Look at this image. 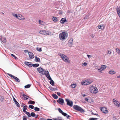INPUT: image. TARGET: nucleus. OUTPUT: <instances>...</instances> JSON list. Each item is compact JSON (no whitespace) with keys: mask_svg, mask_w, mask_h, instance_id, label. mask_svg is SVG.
Here are the masks:
<instances>
[{"mask_svg":"<svg viewBox=\"0 0 120 120\" xmlns=\"http://www.w3.org/2000/svg\"><path fill=\"white\" fill-rule=\"evenodd\" d=\"M27 107V106L26 105L24 106L23 109H26Z\"/></svg>","mask_w":120,"mask_h":120,"instance_id":"52","label":"nucleus"},{"mask_svg":"<svg viewBox=\"0 0 120 120\" xmlns=\"http://www.w3.org/2000/svg\"><path fill=\"white\" fill-rule=\"evenodd\" d=\"M28 66L30 67H31L33 66L32 64H31L30 63H30L28 65Z\"/></svg>","mask_w":120,"mask_h":120,"instance_id":"51","label":"nucleus"},{"mask_svg":"<svg viewBox=\"0 0 120 120\" xmlns=\"http://www.w3.org/2000/svg\"><path fill=\"white\" fill-rule=\"evenodd\" d=\"M11 55L12 56L14 57L15 59H17V57L15 56L14 55V54H11Z\"/></svg>","mask_w":120,"mask_h":120,"instance_id":"47","label":"nucleus"},{"mask_svg":"<svg viewBox=\"0 0 120 120\" xmlns=\"http://www.w3.org/2000/svg\"><path fill=\"white\" fill-rule=\"evenodd\" d=\"M34 60L36 62H40V58H38L37 56H35V57Z\"/></svg>","mask_w":120,"mask_h":120,"instance_id":"22","label":"nucleus"},{"mask_svg":"<svg viewBox=\"0 0 120 120\" xmlns=\"http://www.w3.org/2000/svg\"><path fill=\"white\" fill-rule=\"evenodd\" d=\"M13 15L15 17H16L17 18H18L17 17H18V15H17L16 14H15L14 15Z\"/></svg>","mask_w":120,"mask_h":120,"instance_id":"57","label":"nucleus"},{"mask_svg":"<svg viewBox=\"0 0 120 120\" xmlns=\"http://www.w3.org/2000/svg\"><path fill=\"white\" fill-rule=\"evenodd\" d=\"M31 85L30 84H27L24 86V87L25 88H30L31 86Z\"/></svg>","mask_w":120,"mask_h":120,"instance_id":"32","label":"nucleus"},{"mask_svg":"<svg viewBox=\"0 0 120 120\" xmlns=\"http://www.w3.org/2000/svg\"><path fill=\"white\" fill-rule=\"evenodd\" d=\"M57 94L58 96H60L61 94L60 92H57Z\"/></svg>","mask_w":120,"mask_h":120,"instance_id":"56","label":"nucleus"},{"mask_svg":"<svg viewBox=\"0 0 120 120\" xmlns=\"http://www.w3.org/2000/svg\"><path fill=\"white\" fill-rule=\"evenodd\" d=\"M24 51L25 52H28V53H29V52H30L28 51L27 50H24Z\"/></svg>","mask_w":120,"mask_h":120,"instance_id":"60","label":"nucleus"},{"mask_svg":"<svg viewBox=\"0 0 120 120\" xmlns=\"http://www.w3.org/2000/svg\"><path fill=\"white\" fill-rule=\"evenodd\" d=\"M37 71L39 73L43 75H44L46 71L45 70L41 67L38 68L37 69Z\"/></svg>","mask_w":120,"mask_h":120,"instance_id":"3","label":"nucleus"},{"mask_svg":"<svg viewBox=\"0 0 120 120\" xmlns=\"http://www.w3.org/2000/svg\"><path fill=\"white\" fill-rule=\"evenodd\" d=\"M111 53V52L110 51H108V54H110Z\"/></svg>","mask_w":120,"mask_h":120,"instance_id":"64","label":"nucleus"},{"mask_svg":"<svg viewBox=\"0 0 120 120\" xmlns=\"http://www.w3.org/2000/svg\"><path fill=\"white\" fill-rule=\"evenodd\" d=\"M52 20L54 22H56L57 20V19L56 17H53L52 18Z\"/></svg>","mask_w":120,"mask_h":120,"instance_id":"33","label":"nucleus"},{"mask_svg":"<svg viewBox=\"0 0 120 120\" xmlns=\"http://www.w3.org/2000/svg\"><path fill=\"white\" fill-rule=\"evenodd\" d=\"M109 73L110 74H115V72L113 71H109Z\"/></svg>","mask_w":120,"mask_h":120,"instance_id":"30","label":"nucleus"},{"mask_svg":"<svg viewBox=\"0 0 120 120\" xmlns=\"http://www.w3.org/2000/svg\"><path fill=\"white\" fill-rule=\"evenodd\" d=\"M73 108L77 111H80L81 113L84 112H85L82 108L77 105H74Z\"/></svg>","mask_w":120,"mask_h":120,"instance_id":"2","label":"nucleus"},{"mask_svg":"<svg viewBox=\"0 0 120 120\" xmlns=\"http://www.w3.org/2000/svg\"><path fill=\"white\" fill-rule=\"evenodd\" d=\"M98 71L99 72H100L101 71H102V70H101V68H99L98 69Z\"/></svg>","mask_w":120,"mask_h":120,"instance_id":"59","label":"nucleus"},{"mask_svg":"<svg viewBox=\"0 0 120 120\" xmlns=\"http://www.w3.org/2000/svg\"><path fill=\"white\" fill-rule=\"evenodd\" d=\"M85 100L87 102H89L88 101L89 99L87 98H85Z\"/></svg>","mask_w":120,"mask_h":120,"instance_id":"58","label":"nucleus"},{"mask_svg":"<svg viewBox=\"0 0 120 120\" xmlns=\"http://www.w3.org/2000/svg\"><path fill=\"white\" fill-rule=\"evenodd\" d=\"M52 96L53 98L55 99H57L58 98V96L55 94H53L52 95Z\"/></svg>","mask_w":120,"mask_h":120,"instance_id":"24","label":"nucleus"},{"mask_svg":"<svg viewBox=\"0 0 120 120\" xmlns=\"http://www.w3.org/2000/svg\"><path fill=\"white\" fill-rule=\"evenodd\" d=\"M66 35V33L65 32H63L61 34H59V37L60 40H64L65 39Z\"/></svg>","mask_w":120,"mask_h":120,"instance_id":"4","label":"nucleus"},{"mask_svg":"<svg viewBox=\"0 0 120 120\" xmlns=\"http://www.w3.org/2000/svg\"><path fill=\"white\" fill-rule=\"evenodd\" d=\"M28 103L29 104H34L35 103V102L34 101L30 100L29 101Z\"/></svg>","mask_w":120,"mask_h":120,"instance_id":"27","label":"nucleus"},{"mask_svg":"<svg viewBox=\"0 0 120 120\" xmlns=\"http://www.w3.org/2000/svg\"><path fill=\"white\" fill-rule=\"evenodd\" d=\"M49 80H50L49 82L50 84L52 86H53L54 83V81L52 79H51Z\"/></svg>","mask_w":120,"mask_h":120,"instance_id":"23","label":"nucleus"},{"mask_svg":"<svg viewBox=\"0 0 120 120\" xmlns=\"http://www.w3.org/2000/svg\"><path fill=\"white\" fill-rule=\"evenodd\" d=\"M57 101L61 105H63L64 102V100L61 98H59Z\"/></svg>","mask_w":120,"mask_h":120,"instance_id":"7","label":"nucleus"},{"mask_svg":"<svg viewBox=\"0 0 120 120\" xmlns=\"http://www.w3.org/2000/svg\"><path fill=\"white\" fill-rule=\"evenodd\" d=\"M35 118L36 119L38 117V115H35Z\"/></svg>","mask_w":120,"mask_h":120,"instance_id":"63","label":"nucleus"},{"mask_svg":"<svg viewBox=\"0 0 120 120\" xmlns=\"http://www.w3.org/2000/svg\"><path fill=\"white\" fill-rule=\"evenodd\" d=\"M116 10L118 15H120V7H117Z\"/></svg>","mask_w":120,"mask_h":120,"instance_id":"18","label":"nucleus"},{"mask_svg":"<svg viewBox=\"0 0 120 120\" xmlns=\"http://www.w3.org/2000/svg\"><path fill=\"white\" fill-rule=\"evenodd\" d=\"M27 117L26 116H24L22 117L23 118V120H26L27 118H26Z\"/></svg>","mask_w":120,"mask_h":120,"instance_id":"44","label":"nucleus"},{"mask_svg":"<svg viewBox=\"0 0 120 120\" xmlns=\"http://www.w3.org/2000/svg\"><path fill=\"white\" fill-rule=\"evenodd\" d=\"M39 65L38 64H32L33 66L35 68L39 66Z\"/></svg>","mask_w":120,"mask_h":120,"instance_id":"25","label":"nucleus"},{"mask_svg":"<svg viewBox=\"0 0 120 120\" xmlns=\"http://www.w3.org/2000/svg\"><path fill=\"white\" fill-rule=\"evenodd\" d=\"M106 66L104 65H101V69L103 71L106 68Z\"/></svg>","mask_w":120,"mask_h":120,"instance_id":"21","label":"nucleus"},{"mask_svg":"<svg viewBox=\"0 0 120 120\" xmlns=\"http://www.w3.org/2000/svg\"><path fill=\"white\" fill-rule=\"evenodd\" d=\"M28 54L29 57L31 59H33L34 58V56L32 52H29Z\"/></svg>","mask_w":120,"mask_h":120,"instance_id":"15","label":"nucleus"},{"mask_svg":"<svg viewBox=\"0 0 120 120\" xmlns=\"http://www.w3.org/2000/svg\"><path fill=\"white\" fill-rule=\"evenodd\" d=\"M116 52L117 53L118 52H118H119L120 51V49L118 48H116Z\"/></svg>","mask_w":120,"mask_h":120,"instance_id":"55","label":"nucleus"},{"mask_svg":"<svg viewBox=\"0 0 120 120\" xmlns=\"http://www.w3.org/2000/svg\"><path fill=\"white\" fill-rule=\"evenodd\" d=\"M25 113L28 116V117H30V114L29 112H26Z\"/></svg>","mask_w":120,"mask_h":120,"instance_id":"36","label":"nucleus"},{"mask_svg":"<svg viewBox=\"0 0 120 120\" xmlns=\"http://www.w3.org/2000/svg\"><path fill=\"white\" fill-rule=\"evenodd\" d=\"M17 18L20 20H24L25 19V18L22 16L20 14L18 15Z\"/></svg>","mask_w":120,"mask_h":120,"instance_id":"14","label":"nucleus"},{"mask_svg":"<svg viewBox=\"0 0 120 120\" xmlns=\"http://www.w3.org/2000/svg\"><path fill=\"white\" fill-rule=\"evenodd\" d=\"M39 23L40 24H41V25H43V22L42 21H41L39 20Z\"/></svg>","mask_w":120,"mask_h":120,"instance_id":"42","label":"nucleus"},{"mask_svg":"<svg viewBox=\"0 0 120 120\" xmlns=\"http://www.w3.org/2000/svg\"><path fill=\"white\" fill-rule=\"evenodd\" d=\"M112 101L114 102V104L116 106L118 107H119L120 105V103L118 101L114 99Z\"/></svg>","mask_w":120,"mask_h":120,"instance_id":"11","label":"nucleus"},{"mask_svg":"<svg viewBox=\"0 0 120 120\" xmlns=\"http://www.w3.org/2000/svg\"><path fill=\"white\" fill-rule=\"evenodd\" d=\"M97 118H90V120H97Z\"/></svg>","mask_w":120,"mask_h":120,"instance_id":"49","label":"nucleus"},{"mask_svg":"<svg viewBox=\"0 0 120 120\" xmlns=\"http://www.w3.org/2000/svg\"><path fill=\"white\" fill-rule=\"evenodd\" d=\"M93 115H96L97 116H99V115H98L97 114V113H92Z\"/></svg>","mask_w":120,"mask_h":120,"instance_id":"62","label":"nucleus"},{"mask_svg":"<svg viewBox=\"0 0 120 120\" xmlns=\"http://www.w3.org/2000/svg\"><path fill=\"white\" fill-rule=\"evenodd\" d=\"M34 110L36 111H40V109L38 107H36L34 108Z\"/></svg>","mask_w":120,"mask_h":120,"instance_id":"31","label":"nucleus"},{"mask_svg":"<svg viewBox=\"0 0 120 120\" xmlns=\"http://www.w3.org/2000/svg\"><path fill=\"white\" fill-rule=\"evenodd\" d=\"M81 84L82 85H87V83L86 80L85 81H83L81 82Z\"/></svg>","mask_w":120,"mask_h":120,"instance_id":"29","label":"nucleus"},{"mask_svg":"<svg viewBox=\"0 0 120 120\" xmlns=\"http://www.w3.org/2000/svg\"><path fill=\"white\" fill-rule=\"evenodd\" d=\"M37 50L38 51L41 52L42 51L41 48H36Z\"/></svg>","mask_w":120,"mask_h":120,"instance_id":"38","label":"nucleus"},{"mask_svg":"<svg viewBox=\"0 0 120 120\" xmlns=\"http://www.w3.org/2000/svg\"><path fill=\"white\" fill-rule=\"evenodd\" d=\"M86 82L87 83V85H89L90 84H91L92 83L91 82H90L89 80H86Z\"/></svg>","mask_w":120,"mask_h":120,"instance_id":"39","label":"nucleus"},{"mask_svg":"<svg viewBox=\"0 0 120 120\" xmlns=\"http://www.w3.org/2000/svg\"><path fill=\"white\" fill-rule=\"evenodd\" d=\"M65 101L67 102V105L70 106V107H72L73 105V102L70 100L68 99H66Z\"/></svg>","mask_w":120,"mask_h":120,"instance_id":"5","label":"nucleus"},{"mask_svg":"<svg viewBox=\"0 0 120 120\" xmlns=\"http://www.w3.org/2000/svg\"><path fill=\"white\" fill-rule=\"evenodd\" d=\"M49 88L51 91H52L57 90H58L57 88H54L51 86L49 87Z\"/></svg>","mask_w":120,"mask_h":120,"instance_id":"17","label":"nucleus"},{"mask_svg":"<svg viewBox=\"0 0 120 120\" xmlns=\"http://www.w3.org/2000/svg\"><path fill=\"white\" fill-rule=\"evenodd\" d=\"M76 86V84H72L71 86V87L72 88H75Z\"/></svg>","mask_w":120,"mask_h":120,"instance_id":"37","label":"nucleus"},{"mask_svg":"<svg viewBox=\"0 0 120 120\" xmlns=\"http://www.w3.org/2000/svg\"><path fill=\"white\" fill-rule=\"evenodd\" d=\"M67 22L66 19L63 18L61 19L60 21V23H64L65 22Z\"/></svg>","mask_w":120,"mask_h":120,"instance_id":"16","label":"nucleus"},{"mask_svg":"<svg viewBox=\"0 0 120 120\" xmlns=\"http://www.w3.org/2000/svg\"><path fill=\"white\" fill-rule=\"evenodd\" d=\"M40 33L42 34L46 35V34H49L48 33V32L46 31L45 30H42L40 31Z\"/></svg>","mask_w":120,"mask_h":120,"instance_id":"12","label":"nucleus"},{"mask_svg":"<svg viewBox=\"0 0 120 120\" xmlns=\"http://www.w3.org/2000/svg\"><path fill=\"white\" fill-rule=\"evenodd\" d=\"M13 99L14 102H15L17 106L18 107H19L20 106V105L19 103L16 100L15 98L14 97H13Z\"/></svg>","mask_w":120,"mask_h":120,"instance_id":"13","label":"nucleus"},{"mask_svg":"<svg viewBox=\"0 0 120 120\" xmlns=\"http://www.w3.org/2000/svg\"><path fill=\"white\" fill-rule=\"evenodd\" d=\"M4 97L1 95H0V101L1 102H2L4 100Z\"/></svg>","mask_w":120,"mask_h":120,"instance_id":"28","label":"nucleus"},{"mask_svg":"<svg viewBox=\"0 0 120 120\" xmlns=\"http://www.w3.org/2000/svg\"><path fill=\"white\" fill-rule=\"evenodd\" d=\"M66 118H68L69 119V117H71V116L69 115H67V116H66Z\"/></svg>","mask_w":120,"mask_h":120,"instance_id":"54","label":"nucleus"},{"mask_svg":"<svg viewBox=\"0 0 120 120\" xmlns=\"http://www.w3.org/2000/svg\"><path fill=\"white\" fill-rule=\"evenodd\" d=\"M7 75H9V76L11 77V78H14V77L15 76H14L13 75H12L11 74H9V73H7Z\"/></svg>","mask_w":120,"mask_h":120,"instance_id":"41","label":"nucleus"},{"mask_svg":"<svg viewBox=\"0 0 120 120\" xmlns=\"http://www.w3.org/2000/svg\"><path fill=\"white\" fill-rule=\"evenodd\" d=\"M73 40L72 38H71L68 41V44L69 47H71L73 45Z\"/></svg>","mask_w":120,"mask_h":120,"instance_id":"8","label":"nucleus"},{"mask_svg":"<svg viewBox=\"0 0 120 120\" xmlns=\"http://www.w3.org/2000/svg\"><path fill=\"white\" fill-rule=\"evenodd\" d=\"M62 114L64 116H65L67 115V114L65 112H63Z\"/></svg>","mask_w":120,"mask_h":120,"instance_id":"46","label":"nucleus"},{"mask_svg":"<svg viewBox=\"0 0 120 120\" xmlns=\"http://www.w3.org/2000/svg\"><path fill=\"white\" fill-rule=\"evenodd\" d=\"M30 63V62H25L24 63V64L28 66V65Z\"/></svg>","mask_w":120,"mask_h":120,"instance_id":"48","label":"nucleus"},{"mask_svg":"<svg viewBox=\"0 0 120 120\" xmlns=\"http://www.w3.org/2000/svg\"><path fill=\"white\" fill-rule=\"evenodd\" d=\"M13 79H14L16 82H20L19 79L16 77L14 76Z\"/></svg>","mask_w":120,"mask_h":120,"instance_id":"20","label":"nucleus"},{"mask_svg":"<svg viewBox=\"0 0 120 120\" xmlns=\"http://www.w3.org/2000/svg\"><path fill=\"white\" fill-rule=\"evenodd\" d=\"M58 119L59 120H62V118L61 117H58Z\"/></svg>","mask_w":120,"mask_h":120,"instance_id":"53","label":"nucleus"},{"mask_svg":"<svg viewBox=\"0 0 120 120\" xmlns=\"http://www.w3.org/2000/svg\"><path fill=\"white\" fill-rule=\"evenodd\" d=\"M101 111L104 113H106L108 112L107 109L105 107H102L100 109Z\"/></svg>","mask_w":120,"mask_h":120,"instance_id":"9","label":"nucleus"},{"mask_svg":"<svg viewBox=\"0 0 120 120\" xmlns=\"http://www.w3.org/2000/svg\"><path fill=\"white\" fill-rule=\"evenodd\" d=\"M45 74L44 75H45L46 76L49 80L51 79V78L50 75L48 71H46Z\"/></svg>","mask_w":120,"mask_h":120,"instance_id":"10","label":"nucleus"},{"mask_svg":"<svg viewBox=\"0 0 120 120\" xmlns=\"http://www.w3.org/2000/svg\"><path fill=\"white\" fill-rule=\"evenodd\" d=\"M1 41L4 43H5L6 42V40L5 38H3L1 40Z\"/></svg>","mask_w":120,"mask_h":120,"instance_id":"34","label":"nucleus"},{"mask_svg":"<svg viewBox=\"0 0 120 120\" xmlns=\"http://www.w3.org/2000/svg\"><path fill=\"white\" fill-rule=\"evenodd\" d=\"M22 96L26 100H27L29 98V97L28 96L24 94H23Z\"/></svg>","mask_w":120,"mask_h":120,"instance_id":"26","label":"nucleus"},{"mask_svg":"<svg viewBox=\"0 0 120 120\" xmlns=\"http://www.w3.org/2000/svg\"><path fill=\"white\" fill-rule=\"evenodd\" d=\"M91 92L92 93L96 94L98 92V89L96 87H94L90 88Z\"/></svg>","mask_w":120,"mask_h":120,"instance_id":"6","label":"nucleus"},{"mask_svg":"<svg viewBox=\"0 0 120 120\" xmlns=\"http://www.w3.org/2000/svg\"><path fill=\"white\" fill-rule=\"evenodd\" d=\"M58 110L59 112L60 113H61V114L63 112V111L60 108H59L58 109Z\"/></svg>","mask_w":120,"mask_h":120,"instance_id":"40","label":"nucleus"},{"mask_svg":"<svg viewBox=\"0 0 120 120\" xmlns=\"http://www.w3.org/2000/svg\"><path fill=\"white\" fill-rule=\"evenodd\" d=\"M89 15H86V16L84 17V19H87L89 17Z\"/></svg>","mask_w":120,"mask_h":120,"instance_id":"50","label":"nucleus"},{"mask_svg":"<svg viewBox=\"0 0 120 120\" xmlns=\"http://www.w3.org/2000/svg\"><path fill=\"white\" fill-rule=\"evenodd\" d=\"M29 107L32 109H34V106L32 105H29Z\"/></svg>","mask_w":120,"mask_h":120,"instance_id":"43","label":"nucleus"},{"mask_svg":"<svg viewBox=\"0 0 120 120\" xmlns=\"http://www.w3.org/2000/svg\"><path fill=\"white\" fill-rule=\"evenodd\" d=\"M98 28L102 30L104 29L105 28V27L103 25H99L98 26Z\"/></svg>","mask_w":120,"mask_h":120,"instance_id":"19","label":"nucleus"},{"mask_svg":"<svg viewBox=\"0 0 120 120\" xmlns=\"http://www.w3.org/2000/svg\"><path fill=\"white\" fill-rule=\"evenodd\" d=\"M87 64V63L86 62H84L82 64V66H86Z\"/></svg>","mask_w":120,"mask_h":120,"instance_id":"45","label":"nucleus"},{"mask_svg":"<svg viewBox=\"0 0 120 120\" xmlns=\"http://www.w3.org/2000/svg\"><path fill=\"white\" fill-rule=\"evenodd\" d=\"M30 117L32 116V117H34L35 116V114L33 112H32L30 114Z\"/></svg>","mask_w":120,"mask_h":120,"instance_id":"35","label":"nucleus"},{"mask_svg":"<svg viewBox=\"0 0 120 120\" xmlns=\"http://www.w3.org/2000/svg\"><path fill=\"white\" fill-rule=\"evenodd\" d=\"M59 55L60 56L62 59L65 62L69 63L70 62V60L68 57L64 54L61 53L59 54Z\"/></svg>","mask_w":120,"mask_h":120,"instance_id":"1","label":"nucleus"},{"mask_svg":"<svg viewBox=\"0 0 120 120\" xmlns=\"http://www.w3.org/2000/svg\"><path fill=\"white\" fill-rule=\"evenodd\" d=\"M93 115H96L97 116H99V115H98L97 114V113H92Z\"/></svg>","mask_w":120,"mask_h":120,"instance_id":"61","label":"nucleus"}]
</instances>
